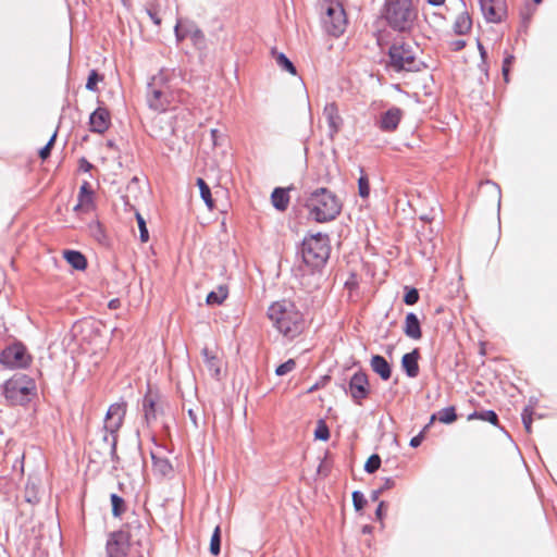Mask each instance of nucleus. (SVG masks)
I'll return each instance as SVG.
<instances>
[{
	"instance_id": "6e6552de",
	"label": "nucleus",
	"mask_w": 557,
	"mask_h": 557,
	"mask_svg": "<svg viewBox=\"0 0 557 557\" xmlns=\"http://www.w3.org/2000/svg\"><path fill=\"white\" fill-rule=\"evenodd\" d=\"M0 362L10 369L27 368L32 362V356L23 344L17 343L3 349Z\"/></svg>"
},
{
	"instance_id": "9b49d317",
	"label": "nucleus",
	"mask_w": 557,
	"mask_h": 557,
	"mask_svg": "<svg viewBox=\"0 0 557 557\" xmlns=\"http://www.w3.org/2000/svg\"><path fill=\"white\" fill-rule=\"evenodd\" d=\"M129 549V535L123 531H116L109 535L107 553L109 557H126Z\"/></svg>"
},
{
	"instance_id": "412c9836",
	"label": "nucleus",
	"mask_w": 557,
	"mask_h": 557,
	"mask_svg": "<svg viewBox=\"0 0 557 557\" xmlns=\"http://www.w3.org/2000/svg\"><path fill=\"white\" fill-rule=\"evenodd\" d=\"M472 28V18L467 11L459 13L454 22V32L457 35H466Z\"/></svg>"
},
{
	"instance_id": "72a5a7b5",
	"label": "nucleus",
	"mask_w": 557,
	"mask_h": 557,
	"mask_svg": "<svg viewBox=\"0 0 557 557\" xmlns=\"http://www.w3.org/2000/svg\"><path fill=\"white\" fill-rule=\"evenodd\" d=\"M136 220L140 233V240L147 243L149 240V233L146 226V221L139 212H136Z\"/></svg>"
},
{
	"instance_id": "a19ab883",
	"label": "nucleus",
	"mask_w": 557,
	"mask_h": 557,
	"mask_svg": "<svg viewBox=\"0 0 557 557\" xmlns=\"http://www.w3.org/2000/svg\"><path fill=\"white\" fill-rule=\"evenodd\" d=\"M55 137H57V133H54V134L50 137L49 141L47 143V145H46L44 148H41V149L39 150V157H40L42 160H46L47 158H49V156H50V153H51V149H52V147H53V145H54V141H55Z\"/></svg>"
},
{
	"instance_id": "9d476101",
	"label": "nucleus",
	"mask_w": 557,
	"mask_h": 557,
	"mask_svg": "<svg viewBox=\"0 0 557 557\" xmlns=\"http://www.w3.org/2000/svg\"><path fill=\"white\" fill-rule=\"evenodd\" d=\"M349 394L358 405H361L362 400L369 396L370 383L368 375L364 372H357L350 377Z\"/></svg>"
},
{
	"instance_id": "4d7b16f0",
	"label": "nucleus",
	"mask_w": 557,
	"mask_h": 557,
	"mask_svg": "<svg viewBox=\"0 0 557 557\" xmlns=\"http://www.w3.org/2000/svg\"><path fill=\"white\" fill-rule=\"evenodd\" d=\"M125 5H129L131 0H122Z\"/></svg>"
},
{
	"instance_id": "dca6fc26",
	"label": "nucleus",
	"mask_w": 557,
	"mask_h": 557,
	"mask_svg": "<svg viewBox=\"0 0 557 557\" xmlns=\"http://www.w3.org/2000/svg\"><path fill=\"white\" fill-rule=\"evenodd\" d=\"M90 131L103 134L111 125V115L106 108H98L89 117Z\"/></svg>"
},
{
	"instance_id": "0eeeda50",
	"label": "nucleus",
	"mask_w": 557,
	"mask_h": 557,
	"mask_svg": "<svg viewBox=\"0 0 557 557\" xmlns=\"http://www.w3.org/2000/svg\"><path fill=\"white\" fill-rule=\"evenodd\" d=\"M322 24L327 34L339 37L346 29L347 16L343 4L337 0L322 2Z\"/></svg>"
},
{
	"instance_id": "7c9ffc66",
	"label": "nucleus",
	"mask_w": 557,
	"mask_h": 557,
	"mask_svg": "<svg viewBox=\"0 0 557 557\" xmlns=\"http://www.w3.org/2000/svg\"><path fill=\"white\" fill-rule=\"evenodd\" d=\"M112 513L114 517H120L125 511V502L116 494L111 495Z\"/></svg>"
},
{
	"instance_id": "f03ea898",
	"label": "nucleus",
	"mask_w": 557,
	"mask_h": 557,
	"mask_svg": "<svg viewBox=\"0 0 557 557\" xmlns=\"http://www.w3.org/2000/svg\"><path fill=\"white\" fill-rule=\"evenodd\" d=\"M306 206L310 215L319 223L334 220L342 210L339 199L326 188H319L311 193Z\"/></svg>"
},
{
	"instance_id": "58836bf2",
	"label": "nucleus",
	"mask_w": 557,
	"mask_h": 557,
	"mask_svg": "<svg viewBox=\"0 0 557 557\" xmlns=\"http://www.w3.org/2000/svg\"><path fill=\"white\" fill-rule=\"evenodd\" d=\"M102 79L101 76H99V74L92 70L90 73H89V76H88V79H87V83H86V88L88 90H91V91H95L97 90V84Z\"/></svg>"
},
{
	"instance_id": "2eb2a0df",
	"label": "nucleus",
	"mask_w": 557,
	"mask_h": 557,
	"mask_svg": "<svg viewBox=\"0 0 557 557\" xmlns=\"http://www.w3.org/2000/svg\"><path fill=\"white\" fill-rule=\"evenodd\" d=\"M403 116L404 112L401 109L396 107L388 109L381 115L379 122L380 129L387 133L396 131Z\"/></svg>"
},
{
	"instance_id": "c03bdc74",
	"label": "nucleus",
	"mask_w": 557,
	"mask_h": 557,
	"mask_svg": "<svg viewBox=\"0 0 557 557\" xmlns=\"http://www.w3.org/2000/svg\"><path fill=\"white\" fill-rule=\"evenodd\" d=\"M448 47L453 51H459L466 47V41L463 39H456L448 42Z\"/></svg>"
},
{
	"instance_id": "bb28decb",
	"label": "nucleus",
	"mask_w": 557,
	"mask_h": 557,
	"mask_svg": "<svg viewBox=\"0 0 557 557\" xmlns=\"http://www.w3.org/2000/svg\"><path fill=\"white\" fill-rule=\"evenodd\" d=\"M272 57L274 58L276 64L287 71L288 73L295 75L296 74V69L294 66V64L288 60V58L282 53V52H277L276 50H272Z\"/></svg>"
},
{
	"instance_id": "c9c22d12",
	"label": "nucleus",
	"mask_w": 557,
	"mask_h": 557,
	"mask_svg": "<svg viewBox=\"0 0 557 557\" xmlns=\"http://www.w3.org/2000/svg\"><path fill=\"white\" fill-rule=\"evenodd\" d=\"M419 300V292L413 287H406V294L404 296V302L408 306L417 304Z\"/></svg>"
},
{
	"instance_id": "4c0bfd02",
	"label": "nucleus",
	"mask_w": 557,
	"mask_h": 557,
	"mask_svg": "<svg viewBox=\"0 0 557 557\" xmlns=\"http://www.w3.org/2000/svg\"><path fill=\"white\" fill-rule=\"evenodd\" d=\"M358 190L362 198H367L370 194V184L367 176L362 175L358 180Z\"/></svg>"
},
{
	"instance_id": "f704fd0d",
	"label": "nucleus",
	"mask_w": 557,
	"mask_h": 557,
	"mask_svg": "<svg viewBox=\"0 0 557 557\" xmlns=\"http://www.w3.org/2000/svg\"><path fill=\"white\" fill-rule=\"evenodd\" d=\"M381 466V458L379 455H371L368 460L366 461V465H364V470L368 472V473H373L375 472Z\"/></svg>"
},
{
	"instance_id": "a878e982",
	"label": "nucleus",
	"mask_w": 557,
	"mask_h": 557,
	"mask_svg": "<svg viewBox=\"0 0 557 557\" xmlns=\"http://www.w3.org/2000/svg\"><path fill=\"white\" fill-rule=\"evenodd\" d=\"M437 419L441 423L449 424L457 420V413L454 406L443 408L438 411L437 416L433 414L431 417V422Z\"/></svg>"
},
{
	"instance_id": "4be33fe9",
	"label": "nucleus",
	"mask_w": 557,
	"mask_h": 557,
	"mask_svg": "<svg viewBox=\"0 0 557 557\" xmlns=\"http://www.w3.org/2000/svg\"><path fill=\"white\" fill-rule=\"evenodd\" d=\"M271 201L275 209L285 211L289 203L288 190L277 187L272 191Z\"/></svg>"
},
{
	"instance_id": "2f4dec72",
	"label": "nucleus",
	"mask_w": 557,
	"mask_h": 557,
	"mask_svg": "<svg viewBox=\"0 0 557 557\" xmlns=\"http://www.w3.org/2000/svg\"><path fill=\"white\" fill-rule=\"evenodd\" d=\"M221 546V529L220 527H215L213 534L210 540V553L214 556L220 554Z\"/></svg>"
},
{
	"instance_id": "b1692460",
	"label": "nucleus",
	"mask_w": 557,
	"mask_h": 557,
	"mask_svg": "<svg viewBox=\"0 0 557 557\" xmlns=\"http://www.w3.org/2000/svg\"><path fill=\"white\" fill-rule=\"evenodd\" d=\"M145 419L148 423L157 419L156 398L151 393L146 394L143 401Z\"/></svg>"
},
{
	"instance_id": "de8ad7c7",
	"label": "nucleus",
	"mask_w": 557,
	"mask_h": 557,
	"mask_svg": "<svg viewBox=\"0 0 557 557\" xmlns=\"http://www.w3.org/2000/svg\"><path fill=\"white\" fill-rule=\"evenodd\" d=\"M478 47H479L480 54H481L482 59H485L486 51H485L484 47L482 46V44L480 41L478 42Z\"/></svg>"
},
{
	"instance_id": "603ef678",
	"label": "nucleus",
	"mask_w": 557,
	"mask_h": 557,
	"mask_svg": "<svg viewBox=\"0 0 557 557\" xmlns=\"http://www.w3.org/2000/svg\"><path fill=\"white\" fill-rule=\"evenodd\" d=\"M393 485H394V482H393L391 479H387V480H386V482H385V484H384V486H383L381 490H383V488H389V487H392Z\"/></svg>"
},
{
	"instance_id": "473e14b6",
	"label": "nucleus",
	"mask_w": 557,
	"mask_h": 557,
	"mask_svg": "<svg viewBox=\"0 0 557 557\" xmlns=\"http://www.w3.org/2000/svg\"><path fill=\"white\" fill-rule=\"evenodd\" d=\"M314 437L320 441H327L330 438V430L323 420H319L314 431Z\"/></svg>"
},
{
	"instance_id": "4468645a",
	"label": "nucleus",
	"mask_w": 557,
	"mask_h": 557,
	"mask_svg": "<svg viewBox=\"0 0 557 557\" xmlns=\"http://www.w3.org/2000/svg\"><path fill=\"white\" fill-rule=\"evenodd\" d=\"M323 115L329 126V136L334 138L343 125V119L339 115L337 106L334 102L327 103L324 107Z\"/></svg>"
},
{
	"instance_id": "ddd939ff",
	"label": "nucleus",
	"mask_w": 557,
	"mask_h": 557,
	"mask_svg": "<svg viewBox=\"0 0 557 557\" xmlns=\"http://www.w3.org/2000/svg\"><path fill=\"white\" fill-rule=\"evenodd\" d=\"M95 209L94 191L88 182H84L79 188L77 196V205L74 211L78 213H89Z\"/></svg>"
},
{
	"instance_id": "a211bd4d",
	"label": "nucleus",
	"mask_w": 557,
	"mask_h": 557,
	"mask_svg": "<svg viewBox=\"0 0 557 557\" xmlns=\"http://www.w3.org/2000/svg\"><path fill=\"white\" fill-rule=\"evenodd\" d=\"M403 331L411 339L419 341L422 337L420 321L413 312L407 313Z\"/></svg>"
},
{
	"instance_id": "5701e85b",
	"label": "nucleus",
	"mask_w": 557,
	"mask_h": 557,
	"mask_svg": "<svg viewBox=\"0 0 557 557\" xmlns=\"http://www.w3.org/2000/svg\"><path fill=\"white\" fill-rule=\"evenodd\" d=\"M63 257L75 270L83 271L87 268V260L85 256L79 251L65 250L63 252Z\"/></svg>"
},
{
	"instance_id": "20e7f679",
	"label": "nucleus",
	"mask_w": 557,
	"mask_h": 557,
	"mask_svg": "<svg viewBox=\"0 0 557 557\" xmlns=\"http://www.w3.org/2000/svg\"><path fill=\"white\" fill-rule=\"evenodd\" d=\"M35 394L36 383L26 374H14L3 384V395L12 406L27 404Z\"/></svg>"
},
{
	"instance_id": "13d9d810",
	"label": "nucleus",
	"mask_w": 557,
	"mask_h": 557,
	"mask_svg": "<svg viewBox=\"0 0 557 557\" xmlns=\"http://www.w3.org/2000/svg\"><path fill=\"white\" fill-rule=\"evenodd\" d=\"M314 389H317V385L312 386V387L309 389V392H312V391H314Z\"/></svg>"
},
{
	"instance_id": "f257e3e1",
	"label": "nucleus",
	"mask_w": 557,
	"mask_h": 557,
	"mask_svg": "<svg viewBox=\"0 0 557 557\" xmlns=\"http://www.w3.org/2000/svg\"><path fill=\"white\" fill-rule=\"evenodd\" d=\"M273 326L285 337L295 338L305 329V319L295 304L282 300L273 302L268 309Z\"/></svg>"
},
{
	"instance_id": "3c124183",
	"label": "nucleus",
	"mask_w": 557,
	"mask_h": 557,
	"mask_svg": "<svg viewBox=\"0 0 557 557\" xmlns=\"http://www.w3.org/2000/svg\"><path fill=\"white\" fill-rule=\"evenodd\" d=\"M82 168L85 170V171H88L90 168H91V164L86 161L85 159L82 160Z\"/></svg>"
},
{
	"instance_id": "e433bc0d",
	"label": "nucleus",
	"mask_w": 557,
	"mask_h": 557,
	"mask_svg": "<svg viewBox=\"0 0 557 557\" xmlns=\"http://www.w3.org/2000/svg\"><path fill=\"white\" fill-rule=\"evenodd\" d=\"M296 368V361L294 359H288L286 362L280 364L275 369V373L278 376H283L289 372H292Z\"/></svg>"
},
{
	"instance_id": "37998d69",
	"label": "nucleus",
	"mask_w": 557,
	"mask_h": 557,
	"mask_svg": "<svg viewBox=\"0 0 557 557\" xmlns=\"http://www.w3.org/2000/svg\"><path fill=\"white\" fill-rule=\"evenodd\" d=\"M147 13H148V15L150 16V18L153 21V23L156 25H160L161 24V17L159 15L158 10L154 7L150 5L147 9Z\"/></svg>"
},
{
	"instance_id": "c85d7f7f",
	"label": "nucleus",
	"mask_w": 557,
	"mask_h": 557,
	"mask_svg": "<svg viewBox=\"0 0 557 557\" xmlns=\"http://www.w3.org/2000/svg\"><path fill=\"white\" fill-rule=\"evenodd\" d=\"M474 419L488 421L490 423H492L494 425L498 424V417H497L496 412L493 410H486V411H482V412L475 411L468 416V420H474Z\"/></svg>"
},
{
	"instance_id": "f3484780",
	"label": "nucleus",
	"mask_w": 557,
	"mask_h": 557,
	"mask_svg": "<svg viewBox=\"0 0 557 557\" xmlns=\"http://www.w3.org/2000/svg\"><path fill=\"white\" fill-rule=\"evenodd\" d=\"M147 101L150 108L160 112L165 111L170 103L166 94L153 86L147 92Z\"/></svg>"
},
{
	"instance_id": "1a4fd4ad",
	"label": "nucleus",
	"mask_w": 557,
	"mask_h": 557,
	"mask_svg": "<svg viewBox=\"0 0 557 557\" xmlns=\"http://www.w3.org/2000/svg\"><path fill=\"white\" fill-rule=\"evenodd\" d=\"M126 409L127 404L125 401H119L110 405L104 418L106 431L111 434H116L119 432L123 425Z\"/></svg>"
},
{
	"instance_id": "393cba45",
	"label": "nucleus",
	"mask_w": 557,
	"mask_h": 557,
	"mask_svg": "<svg viewBox=\"0 0 557 557\" xmlns=\"http://www.w3.org/2000/svg\"><path fill=\"white\" fill-rule=\"evenodd\" d=\"M228 296L226 285H220L216 290H212L207 295L206 302L209 306L222 305Z\"/></svg>"
},
{
	"instance_id": "6e6d98bb",
	"label": "nucleus",
	"mask_w": 557,
	"mask_h": 557,
	"mask_svg": "<svg viewBox=\"0 0 557 557\" xmlns=\"http://www.w3.org/2000/svg\"><path fill=\"white\" fill-rule=\"evenodd\" d=\"M115 302H116V300H112V301H110V304H109L110 308H115V307H116V306H115Z\"/></svg>"
},
{
	"instance_id": "09e8293b",
	"label": "nucleus",
	"mask_w": 557,
	"mask_h": 557,
	"mask_svg": "<svg viewBox=\"0 0 557 557\" xmlns=\"http://www.w3.org/2000/svg\"><path fill=\"white\" fill-rule=\"evenodd\" d=\"M428 3L432 4V5H442L444 4L445 0H426Z\"/></svg>"
},
{
	"instance_id": "5fc2aeb1",
	"label": "nucleus",
	"mask_w": 557,
	"mask_h": 557,
	"mask_svg": "<svg viewBox=\"0 0 557 557\" xmlns=\"http://www.w3.org/2000/svg\"><path fill=\"white\" fill-rule=\"evenodd\" d=\"M95 227L99 231V233L102 235V230H101V225L99 222H96L95 223Z\"/></svg>"
},
{
	"instance_id": "7ed1b4c3",
	"label": "nucleus",
	"mask_w": 557,
	"mask_h": 557,
	"mask_svg": "<svg viewBox=\"0 0 557 557\" xmlns=\"http://www.w3.org/2000/svg\"><path fill=\"white\" fill-rule=\"evenodd\" d=\"M418 13L412 0H387L385 18L388 25L398 32H409L414 25Z\"/></svg>"
},
{
	"instance_id": "aec40b11",
	"label": "nucleus",
	"mask_w": 557,
	"mask_h": 557,
	"mask_svg": "<svg viewBox=\"0 0 557 557\" xmlns=\"http://www.w3.org/2000/svg\"><path fill=\"white\" fill-rule=\"evenodd\" d=\"M370 366L373 372H375L383 381L391 379L392 368L384 357L380 355L372 356Z\"/></svg>"
},
{
	"instance_id": "f8f14e48",
	"label": "nucleus",
	"mask_w": 557,
	"mask_h": 557,
	"mask_svg": "<svg viewBox=\"0 0 557 557\" xmlns=\"http://www.w3.org/2000/svg\"><path fill=\"white\" fill-rule=\"evenodd\" d=\"M481 11L487 22L499 23L507 14L506 0H480Z\"/></svg>"
},
{
	"instance_id": "ea45409f",
	"label": "nucleus",
	"mask_w": 557,
	"mask_h": 557,
	"mask_svg": "<svg viewBox=\"0 0 557 557\" xmlns=\"http://www.w3.org/2000/svg\"><path fill=\"white\" fill-rule=\"evenodd\" d=\"M515 61V57L513 55H507L505 59H504V62H503V67H502V72H503V76H504V81L506 83L509 82V72L511 70V66H512V63Z\"/></svg>"
},
{
	"instance_id": "49530a36",
	"label": "nucleus",
	"mask_w": 557,
	"mask_h": 557,
	"mask_svg": "<svg viewBox=\"0 0 557 557\" xmlns=\"http://www.w3.org/2000/svg\"><path fill=\"white\" fill-rule=\"evenodd\" d=\"M424 438V435L423 433L421 432L420 434H418L417 436L412 437L411 441H410V446L411 447H418L421 445L422 441Z\"/></svg>"
},
{
	"instance_id": "c756f323",
	"label": "nucleus",
	"mask_w": 557,
	"mask_h": 557,
	"mask_svg": "<svg viewBox=\"0 0 557 557\" xmlns=\"http://www.w3.org/2000/svg\"><path fill=\"white\" fill-rule=\"evenodd\" d=\"M151 458L152 467L157 472L165 475L172 470V466L166 459L159 458L154 454L151 455Z\"/></svg>"
},
{
	"instance_id": "79ce46f5",
	"label": "nucleus",
	"mask_w": 557,
	"mask_h": 557,
	"mask_svg": "<svg viewBox=\"0 0 557 557\" xmlns=\"http://www.w3.org/2000/svg\"><path fill=\"white\" fill-rule=\"evenodd\" d=\"M352 503H354V507L356 508V510H360L363 508L364 504H366V499L362 495V493L356 491L352 493Z\"/></svg>"
},
{
	"instance_id": "cd10ccee",
	"label": "nucleus",
	"mask_w": 557,
	"mask_h": 557,
	"mask_svg": "<svg viewBox=\"0 0 557 557\" xmlns=\"http://www.w3.org/2000/svg\"><path fill=\"white\" fill-rule=\"evenodd\" d=\"M197 185L199 187V190H200V196L202 198V200L205 201V203L207 205V207L212 210L214 208V200L211 196V190H210V187L208 186V184L205 182L203 178L199 177L197 178Z\"/></svg>"
},
{
	"instance_id": "8fccbe9b",
	"label": "nucleus",
	"mask_w": 557,
	"mask_h": 557,
	"mask_svg": "<svg viewBox=\"0 0 557 557\" xmlns=\"http://www.w3.org/2000/svg\"><path fill=\"white\" fill-rule=\"evenodd\" d=\"M218 133H219L218 129H215V128L211 129V137H212V140H213L214 145H216Z\"/></svg>"
},
{
	"instance_id": "a18cd8bd",
	"label": "nucleus",
	"mask_w": 557,
	"mask_h": 557,
	"mask_svg": "<svg viewBox=\"0 0 557 557\" xmlns=\"http://www.w3.org/2000/svg\"><path fill=\"white\" fill-rule=\"evenodd\" d=\"M522 421H523V424H524V428H525V431L528 433H531V424H532V417H531V413H528L527 411H524L522 413Z\"/></svg>"
},
{
	"instance_id": "423d86ee",
	"label": "nucleus",
	"mask_w": 557,
	"mask_h": 557,
	"mask_svg": "<svg viewBox=\"0 0 557 557\" xmlns=\"http://www.w3.org/2000/svg\"><path fill=\"white\" fill-rule=\"evenodd\" d=\"M418 47L413 42L401 41L389 49V65L395 71L414 72L420 70L422 62L417 55Z\"/></svg>"
},
{
	"instance_id": "6ab92c4d",
	"label": "nucleus",
	"mask_w": 557,
	"mask_h": 557,
	"mask_svg": "<svg viewBox=\"0 0 557 557\" xmlns=\"http://www.w3.org/2000/svg\"><path fill=\"white\" fill-rule=\"evenodd\" d=\"M419 350L413 349L411 352L405 354L401 358V367L409 377H416L419 374Z\"/></svg>"
},
{
	"instance_id": "864d4df0",
	"label": "nucleus",
	"mask_w": 557,
	"mask_h": 557,
	"mask_svg": "<svg viewBox=\"0 0 557 557\" xmlns=\"http://www.w3.org/2000/svg\"><path fill=\"white\" fill-rule=\"evenodd\" d=\"M382 508H383V503H381V504L379 505L377 509H376V516H377V517H381V515H382Z\"/></svg>"
},
{
	"instance_id": "39448f33",
	"label": "nucleus",
	"mask_w": 557,
	"mask_h": 557,
	"mask_svg": "<svg viewBox=\"0 0 557 557\" xmlns=\"http://www.w3.org/2000/svg\"><path fill=\"white\" fill-rule=\"evenodd\" d=\"M330 240L327 235L315 234L306 237L301 246L304 262L312 268L319 269L325 264L330 257Z\"/></svg>"
},
{
	"instance_id": "bf43d9fd",
	"label": "nucleus",
	"mask_w": 557,
	"mask_h": 557,
	"mask_svg": "<svg viewBox=\"0 0 557 557\" xmlns=\"http://www.w3.org/2000/svg\"><path fill=\"white\" fill-rule=\"evenodd\" d=\"M534 2L539 4L542 2V0H534Z\"/></svg>"
}]
</instances>
